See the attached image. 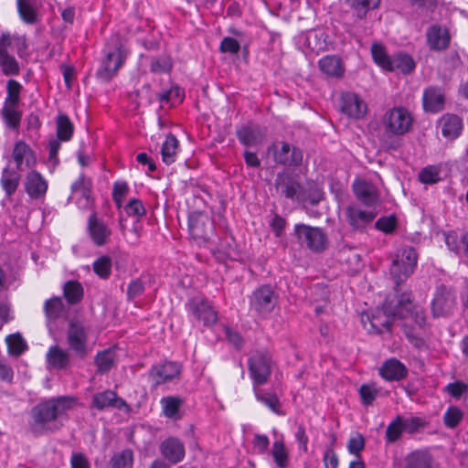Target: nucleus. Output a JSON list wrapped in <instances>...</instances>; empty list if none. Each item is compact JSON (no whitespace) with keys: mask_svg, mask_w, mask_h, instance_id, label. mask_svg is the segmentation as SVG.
Segmentation results:
<instances>
[{"mask_svg":"<svg viewBox=\"0 0 468 468\" xmlns=\"http://www.w3.org/2000/svg\"><path fill=\"white\" fill-rule=\"evenodd\" d=\"M48 364L56 369H63L69 365V355L58 346L49 347L47 353Z\"/></svg>","mask_w":468,"mask_h":468,"instance_id":"obj_31","label":"nucleus"},{"mask_svg":"<svg viewBox=\"0 0 468 468\" xmlns=\"http://www.w3.org/2000/svg\"><path fill=\"white\" fill-rule=\"evenodd\" d=\"M172 69V60L167 56L154 58L150 69L154 73L168 72Z\"/></svg>","mask_w":468,"mask_h":468,"instance_id":"obj_56","label":"nucleus"},{"mask_svg":"<svg viewBox=\"0 0 468 468\" xmlns=\"http://www.w3.org/2000/svg\"><path fill=\"white\" fill-rule=\"evenodd\" d=\"M184 401L178 397L169 396L161 399L163 406V412L165 416L172 419H178V410L183 405Z\"/></svg>","mask_w":468,"mask_h":468,"instance_id":"obj_42","label":"nucleus"},{"mask_svg":"<svg viewBox=\"0 0 468 468\" xmlns=\"http://www.w3.org/2000/svg\"><path fill=\"white\" fill-rule=\"evenodd\" d=\"M404 468H434V461L426 451H415L405 458Z\"/></svg>","mask_w":468,"mask_h":468,"instance_id":"obj_29","label":"nucleus"},{"mask_svg":"<svg viewBox=\"0 0 468 468\" xmlns=\"http://www.w3.org/2000/svg\"><path fill=\"white\" fill-rule=\"evenodd\" d=\"M161 454L170 463L181 462L186 454L184 443L177 438L170 437L160 444Z\"/></svg>","mask_w":468,"mask_h":468,"instance_id":"obj_19","label":"nucleus"},{"mask_svg":"<svg viewBox=\"0 0 468 468\" xmlns=\"http://www.w3.org/2000/svg\"><path fill=\"white\" fill-rule=\"evenodd\" d=\"M76 399L71 396H58L39 402L30 411L34 433L58 430L68 420V412L73 410Z\"/></svg>","mask_w":468,"mask_h":468,"instance_id":"obj_1","label":"nucleus"},{"mask_svg":"<svg viewBox=\"0 0 468 468\" xmlns=\"http://www.w3.org/2000/svg\"><path fill=\"white\" fill-rule=\"evenodd\" d=\"M68 344L77 356L83 357L87 353V333L80 322H71L67 332Z\"/></svg>","mask_w":468,"mask_h":468,"instance_id":"obj_14","label":"nucleus"},{"mask_svg":"<svg viewBox=\"0 0 468 468\" xmlns=\"http://www.w3.org/2000/svg\"><path fill=\"white\" fill-rule=\"evenodd\" d=\"M412 113L402 106L388 109L382 115L380 123L388 135L401 136L408 133L413 126Z\"/></svg>","mask_w":468,"mask_h":468,"instance_id":"obj_2","label":"nucleus"},{"mask_svg":"<svg viewBox=\"0 0 468 468\" xmlns=\"http://www.w3.org/2000/svg\"><path fill=\"white\" fill-rule=\"evenodd\" d=\"M253 391L257 400L263 403L273 412L278 413V410L281 405L275 394L263 391L262 389L259 388V386H253Z\"/></svg>","mask_w":468,"mask_h":468,"instance_id":"obj_43","label":"nucleus"},{"mask_svg":"<svg viewBox=\"0 0 468 468\" xmlns=\"http://www.w3.org/2000/svg\"><path fill=\"white\" fill-rule=\"evenodd\" d=\"M444 95L441 90L435 87H430L423 92L424 110L431 112H438L443 109Z\"/></svg>","mask_w":468,"mask_h":468,"instance_id":"obj_27","label":"nucleus"},{"mask_svg":"<svg viewBox=\"0 0 468 468\" xmlns=\"http://www.w3.org/2000/svg\"><path fill=\"white\" fill-rule=\"evenodd\" d=\"M91 189V180L87 178L83 174L72 184L71 190L73 193H80V196L89 199Z\"/></svg>","mask_w":468,"mask_h":468,"instance_id":"obj_53","label":"nucleus"},{"mask_svg":"<svg viewBox=\"0 0 468 468\" xmlns=\"http://www.w3.org/2000/svg\"><path fill=\"white\" fill-rule=\"evenodd\" d=\"M425 421L419 417H410L404 419V429L405 431L412 434L417 432L420 428L425 426Z\"/></svg>","mask_w":468,"mask_h":468,"instance_id":"obj_63","label":"nucleus"},{"mask_svg":"<svg viewBox=\"0 0 468 468\" xmlns=\"http://www.w3.org/2000/svg\"><path fill=\"white\" fill-rule=\"evenodd\" d=\"M116 359L115 350L113 348H108L102 350L95 356V364L97 370L101 374H104L111 370L113 367Z\"/></svg>","mask_w":468,"mask_h":468,"instance_id":"obj_36","label":"nucleus"},{"mask_svg":"<svg viewBox=\"0 0 468 468\" xmlns=\"http://www.w3.org/2000/svg\"><path fill=\"white\" fill-rule=\"evenodd\" d=\"M184 97L183 90L177 87H172L167 90H164L158 94V100L161 103L175 105L182 101Z\"/></svg>","mask_w":468,"mask_h":468,"instance_id":"obj_47","label":"nucleus"},{"mask_svg":"<svg viewBox=\"0 0 468 468\" xmlns=\"http://www.w3.org/2000/svg\"><path fill=\"white\" fill-rule=\"evenodd\" d=\"M0 67L6 76L17 75L19 73L18 62L8 52L0 51Z\"/></svg>","mask_w":468,"mask_h":468,"instance_id":"obj_46","label":"nucleus"},{"mask_svg":"<svg viewBox=\"0 0 468 468\" xmlns=\"http://www.w3.org/2000/svg\"><path fill=\"white\" fill-rule=\"evenodd\" d=\"M440 167L430 165L424 167L419 174V178L423 184H435L440 181Z\"/></svg>","mask_w":468,"mask_h":468,"instance_id":"obj_55","label":"nucleus"},{"mask_svg":"<svg viewBox=\"0 0 468 468\" xmlns=\"http://www.w3.org/2000/svg\"><path fill=\"white\" fill-rule=\"evenodd\" d=\"M294 234L302 246H306L314 252H321L326 247L327 237L320 228L296 224Z\"/></svg>","mask_w":468,"mask_h":468,"instance_id":"obj_4","label":"nucleus"},{"mask_svg":"<svg viewBox=\"0 0 468 468\" xmlns=\"http://www.w3.org/2000/svg\"><path fill=\"white\" fill-rule=\"evenodd\" d=\"M133 452L130 449H125L112 457L109 468H133Z\"/></svg>","mask_w":468,"mask_h":468,"instance_id":"obj_40","label":"nucleus"},{"mask_svg":"<svg viewBox=\"0 0 468 468\" xmlns=\"http://www.w3.org/2000/svg\"><path fill=\"white\" fill-rule=\"evenodd\" d=\"M63 294L69 304L79 303L83 298V287L77 281H69L63 286Z\"/></svg>","mask_w":468,"mask_h":468,"instance_id":"obj_38","label":"nucleus"},{"mask_svg":"<svg viewBox=\"0 0 468 468\" xmlns=\"http://www.w3.org/2000/svg\"><path fill=\"white\" fill-rule=\"evenodd\" d=\"M319 69L329 77H341L344 67L341 59L334 55H328L319 60Z\"/></svg>","mask_w":468,"mask_h":468,"instance_id":"obj_30","label":"nucleus"},{"mask_svg":"<svg viewBox=\"0 0 468 468\" xmlns=\"http://www.w3.org/2000/svg\"><path fill=\"white\" fill-rule=\"evenodd\" d=\"M375 226L385 233H391L396 229L397 220L395 216L383 217L376 221Z\"/></svg>","mask_w":468,"mask_h":468,"instance_id":"obj_60","label":"nucleus"},{"mask_svg":"<svg viewBox=\"0 0 468 468\" xmlns=\"http://www.w3.org/2000/svg\"><path fill=\"white\" fill-rule=\"evenodd\" d=\"M346 2L356 9L358 17L364 18L368 10L378 7L380 0H346Z\"/></svg>","mask_w":468,"mask_h":468,"instance_id":"obj_49","label":"nucleus"},{"mask_svg":"<svg viewBox=\"0 0 468 468\" xmlns=\"http://www.w3.org/2000/svg\"><path fill=\"white\" fill-rule=\"evenodd\" d=\"M5 341L10 354L19 356L24 352L26 343L20 334L9 335L6 336Z\"/></svg>","mask_w":468,"mask_h":468,"instance_id":"obj_54","label":"nucleus"},{"mask_svg":"<svg viewBox=\"0 0 468 468\" xmlns=\"http://www.w3.org/2000/svg\"><path fill=\"white\" fill-rule=\"evenodd\" d=\"M348 223L353 229H363L370 224L377 216L374 210H363L356 205H350L346 209Z\"/></svg>","mask_w":468,"mask_h":468,"instance_id":"obj_16","label":"nucleus"},{"mask_svg":"<svg viewBox=\"0 0 468 468\" xmlns=\"http://www.w3.org/2000/svg\"><path fill=\"white\" fill-rule=\"evenodd\" d=\"M129 186L124 181H117L113 184L112 198L118 207H121L122 201L127 195Z\"/></svg>","mask_w":468,"mask_h":468,"instance_id":"obj_58","label":"nucleus"},{"mask_svg":"<svg viewBox=\"0 0 468 468\" xmlns=\"http://www.w3.org/2000/svg\"><path fill=\"white\" fill-rule=\"evenodd\" d=\"M125 211L129 216L142 217L145 214V208L139 199H132L125 207Z\"/></svg>","mask_w":468,"mask_h":468,"instance_id":"obj_62","label":"nucleus"},{"mask_svg":"<svg viewBox=\"0 0 468 468\" xmlns=\"http://www.w3.org/2000/svg\"><path fill=\"white\" fill-rule=\"evenodd\" d=\"M355 197L364 206L375 208L379 203V195L377 187L365 180H355L353 183Z\"/></svg>","mask_w":468,"mask_h":468,"instance_id":"obj_15","label":"nucleus"},{"mask_svg":"<svg viewBox=\"0 0 468 468\" xmlns=\"http://www.w3.org/2000/svg\"><path fill=\"white\" fill-rule=\"evenodd\" d=\"M13 159L16 165L17 170H23L25 167H30L34 164V157L29 146L24 142H17L15 144Z\"/></svg>","mask_w":468,"mask_h":468,"instance_id":"obj_28","label":"nucleus"},{"mask_svg":"<svg viewBox=\"0 0 468 468\" xmlns=\"http://www.w3.org/2000/svg\"><path fill=\"white\" fill-rule=\"evenodd\" d=\"M403 424L404 418L397 416L396 419L388 425L385 434L388 442L393 443L400 438L402 432L405 431Z\"/></svg>","mask_w":468,"mask_h":468,"instance_id":"obj_44","label":"nucleus"},{"mask_svg":"<svg viewBox=\"0 0 468 468\" xmlns=\"http://www.w3.org/2000/svg\"><path fill=\"white\" fill-rule=\"evenodd\" d=\"M463 418V412L456 407H451L444 414V424L448 428H455Z\"/></svg>","mask_w":468,"mask_h":468,"instance_id":"obj_59","label":"nucleus"},{"mask_svg":"<svg viewBox=\"0 0 468 468\" xmlns=\"http://www.w3.org/2000/svg\"><path fill=\"white\" fill-rule=\"evenodd\" d=\"M94 272L101 279H108L112 271V261L108 256H101L93 262Z\"/></svg>","mask_w":468,"mask_h":468,"instance_id":"obj_51","label":"nucleus"},{"mask_svg":"<svg viewBox=\"0 0 468 468\" xmlns=\"http://www.w3.org/2000/svg\"><path fill=\"white\" fill-rule=\"evenodd\" d=\"M274 186L281 195L289 199H294L301 187L296 176L287 171L277 175Z\"/></svg>","mask_w":468,"mask_h":468,"instance_id":"obj_17","label":"nucleus"},{"mask_svg":"<svg viewBox=\"0 0 468 468\" xmlns=\"http://www.w3.org/2000/svg\"><path fill=\"white\" fill-rule=\"evenodd\" d=\"M278 303V295L270 285L256 289L250 299V308L258 314H271Z\"/></svg>","mask_w":468,"mask_h":468,"instance_id":"obj_5","label":"nucleus"},{"mask_svg":"<svg viewBox=\"0 0 468 468\" xmlns=\"http://www.w3.org/2000/svg\"><path fill=\"white\" fill-rule=\"evenodd\" d=\"M17 9L20 17L28 24H34L37 21V12L29 0H17Z\"/></svg>","mask_w":468,"mask_h":468,"instance_id":"obj_48","label":"nucleus"},{"mask_svg":"<svg viewBox=\"0 0 468 468\" xmlns=\"http://www.w3.org/2000/svg\"><path fill=\"white\" fill-rule=\"evenodd\" d=\"M439 127L441 128L443 137L453 140L457 138L463 131V121L456 114L446 113L439 120Z\"/></svg>","mask_w":468,"mask_h":468,"instance_id":"obj_22","label":"nucleus"},{"mask_svg":"<svg viewBox=\"0 0 468 468\" xmlns=\"http://www.w3.org/2000/svg\"><path fill=\"white\" fill-rule=\"evenodd\" d=\"M18 104L5 103L2 112L5 122L12 129H16L20 124L21 112L17 110Z\"/></svg>","mask_w":468,"mask_h":468,"instance_id":"obj_41","label":"nucleus"},{"mask_svg":"<svg viewBox=\"0 0 468 468\" xmlns=\"http://www.w3.org/2000/svg\"><path fill=\"white\" fill-rule=\"evenodd\" d=\"M187 310L206 326H211L218 321V313L202 297H194L186 304Z\"/></svg>","mask_w":468,"mask_h":468,"instance_id":"obj_10","label":"nucleus"},{"mask_svg":"<svg viewBox=\"0 0 468 468\" xmlns=\"http://www.w3.org/2000/svg\"><path fill=\"white\" fill-rule=\"evenodd\" d=\"M381 377L388 381L400 380L408 374L407 367L398 359L387 360L379 368Z\"/></svg>","mask_w":468,"mask_h":468,"instance_id":"obj_26","label":"nucleus"},{"mask_svg":"<svg viewBox=\"0 0 468 468\" xmlns=\"http://www.w3.org/2000/svg\"><path fill=\"white\" fill-rule=\"evenodd\" d=\"M123 60L120 49L107 53L101 68L98 69V77L104 81H109L122 66Z\"/></svg>","mask_w":468,"mask_h":468,"instance_id":"obj_18","label":"nucleus"},{"mask_svg":"<svg viewBox=\"0 0 468 468\" xmlns=\"http://www.w3.org/2000/svg\"><path fill=\"white\" fill-rule=\"evenodd\" d=\"M363 405L368 407L378 397L379 390L375 384H363L358 389Z\"/></svg>","mask_w":468,"mask_h":468,"instance_id":"obj_50","label":"nucleus"},{"mask_svg":"<svg viewBox=\"0 0 468 468\" xmlns=\"http://www.w3.org/2000/svg\"><path fill=\"white\" fill-rule=\"evenodd\" d=\"M179 148V142L176 137L169 133L163 143L161 154L162 159L166 165H171L176 161Z\"/></svg>","mask_w":468,"mask_h":468,"instance_id":"obj_34","label":"nucleus"},{"mask_svg":"<svg viewBox=\"0 0 468 468\" xmlns=\"http://www.w3.org/2000/svg\"><path fill=\"white\" fill-rule=\"evenodd\" d=\"M88 230L92 241L97 246L104 245L112 234L111 229L103 221L98 219L94 213L89 217Z\"/></svg>","mask_w":468,"mask_h":468,"instance_id":"obj_23","label":"nucleus"},{"mask_svg":"<svg viewBox=\"0 0 468 468\" xmlns=\"http://www.w3.org/2000/svg\"><path fill=\"white\" fill-rule=\"evenodd\" d=\"M445 390L453 398L459 399L463 393L467 392L468 385L463 382L456 381L446 386Z\"/></svg>","mask_w":468,"mask_h":468,"instance_id":"obj_64","label":"nucleus"},{"mask_svg":"<svg viewBox=\"0 0 468 468\" xmlns=\"http://www.w3.org/2000/svg\"><path fill=\"white\" fill-rule=\"evenodd\" d=\"M456 307V296L451 288L440 285L436 288L431 302V313L434 317L449 316Z\"/></svg>","mask_w":468,"mask_h":468,"instance_id":"obj_8","label":"nucleus"},{"mask_svg":"<svg viewBox=\"0 0 468 468\" xmlns=\"http://www.w3.org/2000/svg\"><path fill=\"white\" fill-rule=\"evenodd\" d=\"M180 371V366L177 363L165 362L153 367L149 375L155 385H160L177 378Z\"/></svg>","mask_w":468,"mask_h":468,"instance_id":"obj_21","label":"nucleus"},{"mask_svg":"<svg viewBox=\"0 0 468 468\" xmlns=\"http://www.w3.org/2000/svg\"><path fill=\"white\" fill-rule=\"evenodd\" d=\"M415 63L412 58L407 54L399 53L392 56L390 66H388V71H393L396 69L407 74L413 70Z\"/></svg>","mask_w":468,"mask_h":468,"instance_id":"obj_37","label":"nucleus"},{"mask_svg":"<svg viewBox=\"0 0 468 468\" xmlns=\"http://www.w3.org/2000/svg\"><path fill=\"white\" fill-rule=\"evenodd\" d=\"M394 300L396 309L403 314L402 315H398L399 317L410 316L420 326L425 324L426 316L424 309L411 302L410 293H402L399 296L394 297Z\"/></svg>","mask_w":468,"mask_h":468,"instance_id":"obj_13","label":"nucleus"},{"mask_svg":"<svg viewBox=\"0 0 468 468\" xmlns=\"http://www.w3.org/2000/svg\"><path fill=\"white\" fill-rule=\"evenodd\" d=\"M403 314L396 309L395 300L387 298L382 310H378L369 320L368 331L380 334L384 331H390L392 318Z\"/></svg>","mask_w":468,"mask_h":468,"instance_id":"obj_6","label":"nucleus"},{"mask_svg":"<svg viewBox=\"0 0 468 468\" xmlns=\"http://www.w3.org/2000/svg\"><path fill=\"white\" fill-rule=\"evenodd\" d=\"M370 51L374 62L383 69L388 70L392 57L388 56L385 46L379 42H374L371 45Z\"/></svg>","mask_w":468,"mask_h":468,"instance_id":"obj_39","label":"nucleus"},{"mask_svg":"<svg viewBox=\"0 0 468 468\" xmlns=\"http://www.w3.org/2000/svg\"><path fill=\"white\" fill-rule=\"evenodd\" d=\"M188 229L191 237L197 241H206L209 239L212 222L207 215L202 212H193L188 218Z\"/></svg>","mask_w":468,"mask_h":468,"instance_id":"obj_12","label":"nucleus"},{"mask_svg":"<svg viewBox=\"0 0 468 468\" xmlns=\"http://www.w3.org/2000/svg\"><path fill=\"white\" fill-rule=\"evenodd\" d=\"M20 178V174L15 169L6 167L3 170L0 183L6 196L10 197L16 191Z\"/></svg>","mask_w":468,"mask_h":468,"instance_id":"obj_32","label":"nucleus"},{"mask_svg":"<svg viewBox=\"0 0 468 468\" xmlns=\"http://www.w3.org/2000/svg\"><path fill=\"white\" fill-rule=\"evenodd\" d=\"M7 97L5 103L18 104L21 85L15 80H9L6 84Z\"/></svg>","mask_w":468,"mask_h":468,"instance_id":"obj_57","label":"nucleus"},{"mask_svg":"<svg viewBox=\"0 0 468 468\" xmlns=\"http://www.w3.org/2000/svg\"><path fill=\"white\" fill-rule=\"evenodd\" d=\"M144 292V282L140 279L133 280L127 287V297L129 300H134L141 296Z\"/></svg>","mask_w":468,"mask_h":468,"instance_id":"obj_61","label":"nucleus"},{"mask_svg":"<svg viewBox=\"0 0 468 468\" xmlns=\"http://www.w3.org/2000/svg\"><path fill=\"white\" fill-rule=\"evenodd\" d=\"M73 134V124L67 115L60 114L57 119V135L61 141L70 140Z\"/></svg>","mask_w":468,"mask_h":468,"instance_id":"obj_45","label":"nucleus"},{"mask_svg":"<svg viewBox=\"0 0 468 468\" xmlns=\"http://www.w3.org/2000/svg\"><path fill=\"white\" fill-rule=\"evenodd\" d=\"M427 42L433 50H444L450 44V34L446 27L434 25L427 31Z\"/></svg>","mask_w":468,"mask_h":468,"instance_id":"obj_24","label":"nucleus"},{"mask_svg":"<svg viewBox=\"0 0 468 468\" xmlns=\"http://www.w3.org/2000/svg\"><path fill=\"white\" fill-rule=\"evenodd\" d=\"M417 261L418 254L412 247H401L396 251L389 268L396 286L400 285L413 273Z\"/></svg>","mask_w":468,"mask_h":468,"instance_id":"obj_3","label":"nucleus"},{"mask_svg":"<svg viewBox=\"0 0 468 468\" xmlns=\"http://www.w3.org/2000/svg\"><path fill=\"white\" fill-rule=\"evenodd\" d=\"M271 151L273 152L274 161L277 164L286 166H297L302 164V151L297 147L291 146L288 143L273 144L269 147V152Z\"/></svg>","mask_w":468,"mask_h":468,"instance_id":"obj_9","label":"nucleus"},{"mask_svg":"<svg viewBox=\"0 0 468 468\" xmlns=\"http://www.w3.org/2000/svg\"><path fill=\"white\" fill-rule=\"evenodd\" d=\"M340 110L347 117L361 119L367 112V103L354 92H345L340 97Z\"/></svg>","mask_w":468,"mask_h":468,"instance_id":"obj_11","label":"nucleus"},{"mask_svg":"<svg viewBox=\"0 0 468 468\" xmlns=\"http://www.w3.org/2000/svg\"><path fill=\"white\" fill-rule=\"evenodd\" d=\"M249 371L253 386L265 384L271 373V358L269 354L254 353L249 359Z\"/></svg>","mask_w":468,"mask_h":468,"instance_id":"obj_7","label":"nucleus"},{"mask_svg":"<svg viewBox=\"0 0 468 468\" xmlns=\"http://www.w3.org/2000/svg\"><path fill=\"white\" fill-rule=\"evenodd\" d=\"M91 406L99 410H103L109 407L121 410L126 406V403L122 399L119 398L114 391L104 390L93 395Z\"/></svg>","mask_w":468,"mask_h":468,"instance_id":"obj_25","label":"nucleus"},{"mask_svg":"<svg viewBox=\"0 0 468 468\" xmlns=\"http://www.w3.org/2000/svg\"><path fill=\"white\" fill-rule=\"evenodd\" d=\"M24 185L27 194L33 199L44 197L48 190L47 180L37 171L27 175Z\"/></svg>","mask_w":468,"mask_h":468,"instance_id":"obj_20","label":"nucleus"},{"mask_svg":"<svg viewBox=\"0 0 468 468\" xmlns=\"http://www.w3.org/2000/svg\"><path fill=\"white\" fill-rule=\"evenodd\" d=\"M275 463L280 468H284L288 462V453L282 441H276L272 444L271 451Z\"/></svg>","mask_w":468,"mask_h":468,"instance_id":"obj_52","label":"nucleus"},{"mask_svg":"<svg viewBox=\"0 0 468 468\" xmlns=\"http://www.w3.org/2000/svg\"><path fill=\"white\" fill-rule=\"evenodd\" d=\"M237 136L245 145H256L262 142L264 133L258 127L244 126L237 132Z\"/></svg>","mask_w":468,"mask_h":468,"instance_id":"obj_33","label":"nucleus"},{"mask_svg":"<svg viewBox=\"0 0 468 468\" xmlns=\"http://www.w3.org/2000/svg\"><path fill=\"white\" fill-rule=\"evenodd\" d=\"M44 313L48 322L56 321L65 313V306L60 297H52L44 303Z\"/></svg>","mask_w":468,"mask_h":468,"instance_id":"obj_35","label":"nucleus"}]
</instances>
